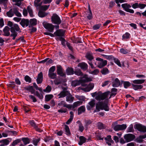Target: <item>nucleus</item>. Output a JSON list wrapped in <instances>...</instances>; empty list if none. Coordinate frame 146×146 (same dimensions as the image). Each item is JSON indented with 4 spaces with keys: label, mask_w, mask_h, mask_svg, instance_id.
I'll list each match as a JSON object with an SVG mask.
<instances>
[{
    "label": "nucleus",
    "mask_w": 146,
    "mask_h": 146,
    "mask_svg": "<svg viewBox=\"0 0 146 146\" xmlns=\"http://www.w3.org/2000/svg\"><path fill=\"white\" fill-rule=\"evenodd\" d=\"M109 92H106L102 93L100 91L97 92H95L91 94L92 97H94L95 96V99L99 101L96 104L95 111L98 112L100 110H104L106 111L109 110V108L108 105V95Z\"/></svg>",
    "instance_id": "f257e3e1"
},
{
    "label": "nucleus",
    "mask_w": 146,
    "mask_h": 146,
    "mask_svg": "<svg viewBox=\"0 0 146 146\" xmlns=\"http://www.w3.org/2000/svg\"><path fill=\"white\" fill-rule=\"evenodd\" d=\"M96 61H95L94 63V64L98 68H102L106 65L107 64V60H104L103 59L100 57H97L96 59Z\"/></svg>",
    "instance_id": "f03ea898"
},
{
    "label": "nucleus",
    "mask_w": 146,
    "mask_h": 146,
    "mask_svg": "<svg viewBox=\"0 0 146 146\" xmlns=\"http://www.w3.org/2000/svg\"><path fill=\"white\" fill-rule=\"evenodd\" d=\"M51 20L53 23L58 25L60 24L62 22L59 16L55 13L53 14L51 17Z\"/></svg>",
    "instance_id": "7ed1b4c3"
},
{
    "label": "nucleus",
    "mask_w": 146,
    "mask_h": 146,
    "mask_svg": "<svg viewBox=\"0 0 146 146\" xmlns=\"http://www.w3.org/2000/svg\"><path fill=\"white\" fill-rule=\"evenodd\" d=\"M86 58L89 61L88 62V63L90 66L92 68H94V67L93 65L92 62H91L94 58L92 55V53L90 52H88L85 55Z\"/></svg>",
    "instance_id": "20e7f679"
},
{
    "label": "nucleus",
    "mask_w": 146,
    "mask_h": 146,
    "mask_svg": "<svg viewBox=\"0 0 146 146\" xmlns=\"http://www.w3.org/2000/svg\"><path fill=\"white\" fill-rule=\"evenodd\" d=\"M121 7L124 10L127 12L131 13H134V11L133 9H129L131 7V5L127 3L123 4L121 5Z\"/></svg>",
    "instance_id": "39448f33"
},
{
    "label": "nucleus",
    "mask_w": 146,
    "mask_h": 146,
    "mask_svg": "<svg viewBox=\"0 0 146 146\" xmlns=\"http://www.w3.org/2000/svg\"><path fill=\"white\" fill-rule=\"evenodd\" d=\"M7 25L11 27V32L12 29H13L14 30H16L17 31H19V32H21L20 29L17 24H13L11 22L9 21L8 22Z\"/></svg>",
    "instance_id": "423d86ee"
},
{
    "label": "nucleus",
    "mask_w": 146,
    "mask_h": 146,
    "mask_svg": "<svg viewBox=\"0 0 146 146\" xmlns=\"http://www.w3.org/2000/svg\"><path fill=\"white\" fill-rule=\"evenodd\" d=\"M81 85L82 86L86 87L85 88H82L81 90L86 92H89L93 89L94 86V84L92 83H90L88 86L86 84H82Z\"/></svg>",
    "instance_id": "0eeeda50"
},
{
    "label": "nucleus",
    "mask_w": 146,
    "mask_h": 146,
    "mask_svg": "<svg viewBox=\"0 0 146 146\" xmlns=\"http://www.w3.org/2000/svg\"><path fill=\"white\" fill-rule=\"evenodd\" d=\"M127 127L126 124H123L122 125H117L113 126V128L114 130L116 131H118L119 130H123L125 129Z\"/></svg>",
    "instance_id": "6e6552de"
},
{
    "label": "nucleus",
    "mask_w": 146,
    "mask_h": 146,
    "mask_svg": "<svg viewBox=\"0 0 146 146\" xmlns=\"http://www.w3.org/2000/svg\"><path fill=\"white\" fill-rule=\"evenodd\" d=\"M56 71L57 74L61 76L65 77L66 75L61 66L58 65L56 66Z\"/></svg>",
    "instance_id": "1a4fd4ad"
},
{
    "label": "nucleus",
    "mask_w": 146,
    "mask_h": 146,
    "mask_svg": "<svg viewBox=\"0 0 146 146\" xmlns=\"http://www.w3.org/2000/svg\"><path fill=\"white\" fill-rule=\"evenodd\" d=\"M43 25L44 27L48 30L50 32L52 33L54 29V26L52 24L48 23H44Z\"/></svg>",
    "instance_id": "9d476101"
},
{
    "label": "nucleus",
    "mask_w": 146,
    "mask_h": 146,
    "mask_svg": "<svg viewBox=\"0 0 146 146\" xmlns=\"http://www.w3.org/2000/svg\"><path fill=\"white\" fill-rule=\"evenodd\" d=\"M131 5L132 7L134 9L139 8L141 9H143L146 6V5L145 4L138 3H135L133 4H131Z\"/></svg>",
    "instance_id": "9b49d317"
},
{
    "label": "nucleus",
    "mask_w": 146,
    "mask_h": 146,
    "mask_svg": "<svg viewBox=\"0 0 146 146\" xmlns=\"http://www.w3.org/2000/svg\"><path fill=\"white\" fill-rule=\"evenodd\" d=\"M134 128L139 131L143 132H146V127L140 124H137L134 126Z\"/></svg>",
    "instance_id": "f8f14e48"
},
{
    "label": "nucleus",
    "mask_w": 146,
    "mask_h": 146,
    "mask_svg": "<svg viewBox=\"0 0 146 146\" xmlns=\"http://www.w3.org/2000/svg\"><path fill=\"white\" fill-rule=\"evenodd\" d=\"M80 82L82 84H84L83 83H85L91 81H92V79L88 77L87 75H84L81 78L80 80Z\"/></svg>",
    "instance_id": "ddd939ff"
},
{
    "label": "nucleus",
    "mask_w": 146,
    "mask_h": 146,
    "mask_svg": "<svg viewBox=\"0 0 146 146\" xmlns=\"http://www.w3.org/2000/svg\"><path fill=\"white\" fill-rule=\"evenodd\" d=\"M124 138L126 142H128L133 140L135 138V136L132 134L128 133L124 135Z\"/></svg>",
    "instance_id": "4468645a"
},
{
    "label": "nucleus",
    "mask_w": 146,
    "mask_h": 146,
    "mask_svg": "<svg viewBox=\"0 0 146 146\" xmlns=\"http://www.w3.org/2000/svg\"><path fill=\"white\" fill-rule=\"evenodd\" d=\"M105 139L106 143L108 145H113V141L112 139L111 136L110 135L107 136L106 137H105Z\"/></svg>",
    "instance_id": "2eb2a0df"
},
{
    "label": "nucleus",
    "mask_w": 146,
    "mask_h": 146,
    "mask_svg": "<svg viewBox=\"0 0 146 146\" xmlns=\"http://www.w3.org/2000/svg\"><path fill=\"white\" fill-rule=\"evenodd\" d=\"M68 92L67 91V88H64L63 89V91L60 92L58 96V98H63L65 97L67 94H68Z\"/></svg>",
    "instance_id": "dca6fc26"
},
{
    "label": "nucleus",
    "mask_w": 146,
    "mask_h": 146,
    "mask_svg": "<svg viewBox=\"0 0 146 146\" xmlns=\"http://www.w3.org/2000/svg\"><path fill=\"white\" fill-rule=\"evenodd\" d=\"M82 102L77 101L74 102L72 105H70L69 109L72 110H74V109L75 108L82 105Z\"/></svg>",
    "instance_id": "f3484780"
},
{
    "label": "nucleus",
    "mask_w": 146,
    "mask_h": 146,
    "mask_svg": "<svg viewBox=\"0 0 146 146\" xmlns=\"http://www.w3.org/2000/svg\"><path fill=\"white\" fill-rule=\"evenodd\" d=\"M65 33V31L63 29L57 30L54 33L55 36H64Z\"/></svg>",
    "instance_id": "a211bd4d"
},
{
    "label": "nucleus",
    "mask_w": 146,
    "mask_h": 146,
    "mask_svg": "<svg viewBox=\"0 0 146 146\" xmlns=\"http://www.w3.org/2000/svg\"><path fill=\"white\" fill-rule=\"evenodd\" d=\"M12 140L11 138H9L5 139H3L0 141V143H2V144L0 145V146H3L4 145H7L9 144V142Z\"/></svg>",
    "instance_id": "6ab92c4d"
},
{
    "label": "nucleus",
    "mask_w": 146,
    "mask_h": 146,
    "mask_svg": "<svg viewBox=\"0 0 146 146\" xmlns=\"http://www.w3.org/2000/svg\"><path fill=\"white\" fill-rule=\"evenodd\" d=\"M112 86L114 87H117L120 85V83L118 78H116L115 79L112 80Z\"/></svg>",
    "instance_id": "aec40b11"
},
{
    "label": "nucleus",
    "mask_w": 146,
    "mask_h": 146,
    "mask_svg": "<svg viewBox=\"0 0 146 146\" xmlns=\"http://www.w3.org/2000/svg\"><path fill=\"white\" fill-rule=\"evenodd\" d=\"M20 23L23 27H27L29 25V21L28 19H23Z\"/></svg>",
    "instance_id": "412c9836"
},
{
    "label": "nucleus",
    "mask_w": 146,
    "mask_h": 146,
    "mask_svg": "<svg viewBox=\"0 0 146 146\" xmlns=\"http://www.w3.org/2000/svg\"><path fill=\"white\" fill-rule=\"evenodd\" d=\"M10 29L8 27H5L3 30V35L6 36H9L10 35Z\"/></svg>",
    "instance_id": "4be33fe9"
},
{
    "label": "nucleus",
    "mask_w": 146,
    "mask_h": 146,
    "mask_svg": "<svg viewBox=\"0 0 146 146\" xmlns=\"http://www.w3.org/2000/svg\"><path fill=\"white\" fill-rule=\"evenodd\" d=\"M78 66L80 67L81 69L84 70H86L88 68L87 64L84 62L79 63Z\"/></svg>",
    "instance_id": "5701e85b"
},
{
    "label": "nucleus",
    "mask_w": 146,
    "mask_h": 146,
    "mask_svg": "<svg viewBox=\"0 0 146 146\" xmlns=\"http://www.w3.org/2000/svg\"><path fill=\"white\" fill-rule=\"evenodd\" d=\"M43 79V74L42 72H40L38 74V77L36 79V82L38 84L41 83Z\"/></svg>",
    "instance_id": "b1692460"
},
{
    "label": "nucleus",
    "mask_w": 146,
    "mask_h": 146,
    "mask_svg": "<svg viewBox=\"0 0 146 146\" xmlns=\"http://www.w3.org/2000/svg\"><path fill=\"white\" fill-rule=\"evenodd\" d=\"M30 124L35 129V130L38 132H40L42 130L38 127L37 125H36L33 121H32L29 122Z\"/></svg>",
    "instance_id": "393cba45"
},
{
    "label": "nucleus",
    "mask_w": 146,
    "mask_h": 146,
    "mask_svg": "<svg viewBox=\"0 0 146 146\" xmlns=\"http://www.w3.org/2000/svg\"><path fill=\"white\" fill-rule=\"evenodd\" d=\"M95 105V102L94 100H92L88 103V105L87 106V109L90 110L92 108L94 107Z\"/></svg>",
    "instance_id": "a878e982"
},
{
    "label": "nucleus",
    "mask_w": 146,
    "mask_h": 146,
    "mask_svg": "<svg viewBox=\"0 0 146 146\" xmlns=\"http://www.w3.org/2000/svg\"><path fill=\"white\" fill-rule=\"evenodd\" d=\"M29 23V27H30L31 26H35L37 24V20L35 19H32L30 20Z\"/></svg>",
    "instance_id": "bb28decb"
},
{
    "label": "nucleus",
    "mask_w": 146,
    "mask_h": 146,
    "mask_svg": "<svg viewBox=\"0 0 146 146\" xmlns=\"http://www.w3.org/2000/svg\"><path fill=\"white\" fill-rule=\"evenodd\" d=\"M21 141L22 140L24 145H26L30 143L31 139L28 137H23L22 138Z\"/></svg>",
    "instance_id": "cd10ccee"
},
{
    "label": "nucleus",
    "mask_w": 146,
    "mask_h": 146,
    "mask_svg": "<svg viewBox=\"0 0 146 146\" xmlns=\"http://www.w3.org/2000/svg\"><path fill=\"white\" fill-rule=\"evenodd\" d=\"M66 72L67 75H72L74 74V71L72 68L68 67L66 70Z\"/></svg>",
    "instance_id": "c85d7f7f"
},
{
    "label": "nucleus",
    "mask_w": 146,
    "mask_h": 146,
    "mask_svg": "<svg viewBox=\"0 0 146 146\" xmlns=\"http://www.w3.org/2000/svg\"><path fill=\"white\" fill-rule=\"evenodd\" d=\"M17 32L19 33V31H17L16 30H14L13 29H12L11 32V36L13 37L12 39L14 40L15 39L16 37L17 36L18 33Z\"/></svg>",
    "instance_id": "c756f323"
},
{
    "label": "nucleus",
    "mask_w": 146,
    "mask_h": 146,
    "mask_svg": "<svg viewBox=\"0 0 146 146\" xmlns=\"http://www.w3.org/2000/svg\"><path fill=\"white\" fill-rule=\"evenodd\" d=\"M80 142L78 143L80 145H82V144L85 143L87 141V139L83 136H80L79 137Z\"/></svg>",
    "instance_id": "7c9ffc66"
},
{
    "label": "nucleus",
    "mask_w": 146,
    "mask_h": 146,
    "mask_svg": "<svg viewBox=\"0 0 146 146\" xmlns=\"http://www.w3.org/2000/svg\"><path fill=\"white\" fill-rule=\"evenodd\" d=\"M77 123L78 124V129L81 132H82L84 131V128L82 123L80 121H78L77 122Z\"/></svg>",
    "instance_id": "2f4dec72"
},
{
    "label": "nucleus",
    "mask_w": 146,
    "mask_h": 146,
    "mask_svg": "<svg viewBox=\"0 0 146 146\" xmlns=\"http://www.w3.org/2000/svg\"><path fill=\"white\" fill-rule=\"evenodd\" d=\"M133 88L135 90H137L139 89H142L143 87V86L140 85H136L132 84H131Z\"/></svg>",
    "instance_id": "473e14b6"
},
{
    "label": "nucleus",
    "mask_w": 146,
    "mask_h": 146,
    "mask_svg": "<svg viewBox=\"0 0 146 146\" xmlns=\"http://www.w3.org/2000/svg\"><path fill=\"white\" fill-rule=\"evenodd\" d=\"M145 80H136L133 81V83L135 84H140L143 83Z\"/></svg>",
    "instance_id": "72a5a7b5"
},
{
    "label": "nucleus",
    "mask_w": 146,
    "mask_h": 146,
    "mask_svg": "<svg viewBox=\"0 0 146 146\" xmlns=\"http://www.w3.org/2000/svg\"><path fill=\"white\" fill-rule=\"evenodd\" d=\"M85 111V108L84 106H82L79 107L78 109V114H80L84 112Z\"/></svg>",
    "instance_id": "f704fd0d"
},
{
    "label": "nucleus",
    "mask_w": 146,
    "mask_h": 146,
    "mask_svg": "<svg viewBox=\"0 0 146 146\" xmlns=\"http://www.w3.org/2000/svg\"><path fill=\"white\" fill-rule=\"evenodd\" d=\"M81 84L80 80H76L73 81L72 82V86L74 87H76Z\"/></svg>",
    "instance_id": "c9c22d12"
},
{
    "label": "nucleus",
    "mask_w": 146,
    "mask_h": 146,
    "mask_svg": "<svg viewBox=\"0 0 146 146\" xmlns=\"http://www.w3.org/2000/svg\"><path fill=\"white\" fill-rule=\"evenodd\" d=\"M58 105L60 106H63L64 107H66L69 109L70 104H65V102L63 101H62L58 103Z\"/></svg>",
    "instance_id": "e433bc0d"
},
{
    "label": "nucleus",
    "mask_w": 146,
    "mask_h": 146,
    "mask_svg": "<svg viewBox=\"0 0 146 146\" xmlns=\"http://www.w3.org/2000/svg\"><path fill=\"white\" fill-rule=\"evenodd\" d=\"M26 90L29 91L32 94H35V90L32 86H29L25 88Z\"/></svg>",
    "instance_id": "4c0bfd02"
},
{
    "label": "nucleus",
    "mask_w": 146,
    "mask_h": 146,
    "mask_svg": "<svg viewBox=\"0 0 146 146\" xmlns=\"http://www.w3.org/2000/svg\"><path fill=\"white\" fill-rule=\"evenodd\" d=\"M120 53L123 54H126L129 53L130 51L129 50L126 48H121L120 50Z\"/></svg>",
    "instance_id": "58836bf2"
},
{
    "label": "nucleus",
    "mask_w": 146,
    "mask_h": 146,
    "mask_svg": "<svg viewBox=\"0 0 146 146\" xmlns=\"http://www.w3.org/2000/svg\"><path fill=\"white\" fill-rule=\"evenodd\" d=\"M130 35L127 32H126L125 34H123L122 36V40H124L130 38Z\"/></svg>",
    "instance_id": "ea45409f"
},
{
    "label": "nucleus",
    "mask_w": 146,
    "mask_h": 146,
    "mask_svg": "<svg viewBox=\"0 0 146 146\" xmlns=\"http://www.w3.org/2000/svg\"><path fill=\"white\" fill-rule=\"evenodd\" d=\"M41 0H35L34 1V5L36 7H40L42 5L43 2L42 1L41 2H40Z\"/></svg>",
    "instance_id": "a19ab883"
},
{
    "label": "nucleus",
    "mask_w": 146,
    "mask_h": 146,
    "mask_svg": "<svg viewBox=\"0 0 146 146\" xmlns=\"http://www.w3.org/2000/svg\"><path fill=\"white\" fill-rule=\"evenodd\" d=\"M101 72L102 74L105 75L109 73V71L106 68H104L101 70Z\"/></svg>",
    "instance_id": "79ce46f5"
},
{
    "label": "nucleus",
    "mask_w": 146,
    "mask_h": 146,
    "mask_svg": "<svg viewBox=\"0 0 146 146\" xmlns=\"http://www.w3.org/2000/svg\"><path fill=\"white\" fill-rule=\"evenodd\" d=\"M47 13L41 11H40L38 14V16L40 17H44L47 15Z\"/></svg>",
    "instance_id": "37998d69"
},
{
    "label": "nucleus",
    "mask_w": 146,
    "mask_h": 146,
    "mask_svg": "<svg viewBox=\"0 0 146 146\" xmlns=\"http://www.w3.org/2000/svg\"><path fill=\"white\" fill-rule=\"evenodd\" d=\"M74 98L72 95H70L67 96L66 97V101L69 103L72 102L74 100Z\"/></svg>",
    "instance_id": "c03bdc74"
},
{
    "label": "nucleus",
    "mask_w": 146,
    "mask_h": 146,
    "mask_svg": "<svg viewBox=\"0 0 146 146\" xmlns=\"http://www.w3.org/2000/svg\"><path fill=\"white\" fill-rule=\"evenodd\" d=\"M7 16L9 17H11L14 15V13L12 11V9H11L8 12L6 13Z\"/></svg>",
    "instance_id": "a18cd8bd"
},
{
    "label": "nucleus",
    "mask_w": 146,
    "mask_h": 146,
    "mask_svg": "<svg viewBox=\"0 0 146 146\" xmlns=\"http://www.w3.org/2000/svg\"><path fill=\"white\" fill-rule=\"evenodd\" d=\"M7 2V0H0V4L3 5L5 9L7 7L6 4Z\"/></svg>",
    "instance_id": "49530a36"
},
{
    "label": "nucleus",
    "mask_w": 146,
    "mask_h": 146,
    "mask_svg": "<svg viewBox=\"0 0 146 146\" xmlns=\"http://www.w3.org/2000/svg\"><path fill=\"white\" fill-rule=\"evenodd\" d=\"M40 100H42L43 98V96L42 94L39 93L38 92L36 91L34 94Z\"/></svg>",
    "instance_id": "de8ad7c7"
},
{
    "label": "nucleus",
    "mask_w": 146,
    "mask_h": 146,
    "mask_svg": "<svg viewBox=\"0 0 146 146\" xmlns=\"http://www.w3.org/2000/svg\"><path fill=\"white\" fill-rule=\"evenodd\" d=\"M102 55L106 59L109 60H113L114 57L112 56H108L104 54H102Z\"/></svg>",
    "instance_id": "09e8293b"
},
{
    "label": "nucleus",
    "mask_w": 146,
    "mask_h": 146,
    "mask_svg": "<svg viewBox=\"0 0 146 146\" xmlns=\"http://www.w3.org/2000/svg\"><path fill=\"white\" fill-rule=\"evenodd\" d=\"M133 131L134 129L133 128V125L131 124L127 129V132H133Z\"/></svg>",
    "instance_id": "8fccbe9b"
},
{
    "label": "nucleus",
    "mask_w": 146,
    "mask_h": 146,
    "mask_svg": "<svg viewBox=\"0 0 146 146\" xmlns=\"http://www.w3.org/2000/svg\"><path fill=\"white\" fill-rule=\"evenodd\" d=\"M75 97L78 100L81 101H80L82 102L84 101L85 100V97L83 96L76 95Z\"/></svg>",
    "instance_id": "3c124183"
},
{
    "label": "nucleus",
    "mask_w": 146,
    "mask_h": 146,
    "mask_svg": "<svg viewBox=\"0 0 146 146\" xmlns=\"http://www.w3.org/2000/svg\"><path fill=\"white\" fill-rule=\"evenodd\" d=\"M74 73L76 75L78 76H82L83 75L80 69L75 70Z\"/></svg>",
    "instance_id": "603ef678"
},
{
    "label": "nucleus",
    "mask_w": 146,
    "mask_h": 146,
    "mask_svg": "<svg viewBox=\"0 0 146 146\" xmlns=\"http://www.w3.org/2000/svg\"><path fill=\"white\" fill-rule=\"evenodd\" d=\"M56 73H48V77L52 79H54L56 78Z\"/></svg>",
    "instance_id": "864d4df0"
},
{
    "label": "nucleus",
    "mask_w": 146,
    "mask_h": 146,
    "mask_svg": "<svg viewBox=\"0 0 146 146\" xmlns=\"http://www.w3.org/2000/svg\"><path fill=\"white\" fill-rule=\"evenodd\" d=\"M53 97V96L52 95H46L45 96V100L46 101H48L51 99Z\"/></svg>",
    "instance_id": "5fc2aeb1"
},
{
    "label": "nucleus",
    "mask_w": 146,
    "mask_h": 146,
    "mask_svg": "<svg viewBox=\"0 0 146 146\" xmlns=\"http://www.w3.org/2000/svg\"><path fill=\"white\" fill-rule=\"evenodd\" d=\"M27 10L30 17H33V11L31 7L29 6L28 7H27Z\"/></svg>",
    "instance_id": "6e6d98bb"
},
{
    "label": "nucleus",
    "mask_w": 146,
    "mask_h": 146,
    "mask_svg": "<svg viewBox=\"0 0 146 146\" xmlns=\"http://www.w3.org/2000/svg\"><path fill=\"white\" fill-rule=\"evenodd\" d=\"M24 79L25 81L27 82L30 83L31 82V79L29 76H25L24 78Z\"/></svg>",
    "instance_id": "4d7b16f0"
},
{
    "label": "nucleus",
    "mask_w": 146,
    "mask_h": 146,
    "mask_svg": "<svg viewBox=\"0 0 146 146\" xmlns=\"http://www.w3.org/2000/svg\"><path fill=\"white\" fill-rule=\"evenodd\" d=\"M21 141V139H17L16 140L14 141L12 144V146H15L17 145V144Z\"/></svg>",
    "instance_id": "13d9d810"
},
{
    "label": "nucleus",
    "mask_w": 146,
    "mask_h": 146,
    "mask_svg": "<svg viewBox=\"0 0 146 146\" xmlns=\"http://www.w3.org/2000/svg\"><path fill=\"white\" fill-rule=\"evenodd\" d=\"M97 126L98 128L100 129L104 128V127L103 124L100 122H99L98 123Z\"/></svg>",
    "instance_id": "bf43d9fd"
},
{
    "label": "nucleus",
    "mask_w": 146,
    "mask_h": 146,
    "mask_svg": "<svg viewBox=\"0 0 146 146\" xmlns=\"http://www.w3.org/2000/svg\"><path fill=\"white\" fill-rule=\"evenodd\" d=\"M64 129L65 130L66 134L67 135H70V132L68 126L67 125H65L64 126Z\"/></svg>",
    "instance_id": "052dcab7"
},
{
    "label": "nucleus",
    "mask_w": 146,
    "mask_h": 146,
    "mask_svg": "<svg viewBox=\"0 0 146 146\" xmlns=\"http://www.w3.org/2000/svg\"><path fill=\"white\" fill-rule=\"evenodd\" d=\"M40 139L39 138L37 139H34L33 141V143L36 146L37 145V143L40 141Z\"/></svg>",
    "instance_id": "680f3d73"
},
{
    "label": "nucleus",
    "mask_w": 146,
    "mask_h": 146,
    "mask_svg": "<svg viewBox=\"0 0 146 146\" xmlns=\"http://www.w3.org/2000/svg\"><path fill=\"white\" fill-rule=\"evenodd\" d=\"M50 5H44L43 6H40V9L42 10L45 11L47 10L48 8H49Z\"/></svg>",
    "instance_id": "e2e57ef3"
},
{
    "label": "nucleus",
    "mask_w": 146,
    "mask_h": 146,
    "mask_svg": "<svg viewBox=\"0 0 146 146\" xmlns=\"http://www.w3.org/2000/svg\"><path fill=\"white\" fill-rule=\"evenodd\" d=\"M87 18L89 20H91L93 18L92 14V12H87Z\"/></svg>",
    "instance_id": "0e129e2a"
},
{
    "label": "nucleus",
    "mask_w": 146,
    "mask_h": 146,
    "mask_svg": "<svg viewBox=\"0 0 146 146\" xmlns=\"http://www.w3.org/2000/svg\"><path fill=\"white\" fill-rule=\"evenodd\" d=\"M113 60H114V62L117 65L119 66H121V65L120 63V62L118 59L115 58H114Z\"/></svg>",
    "instance_id": "69168bd1"
},
{
    "label": "nucleus",
    "mask_w": 146,
    "mask_h": 146,
    "mask_svg": "<svg viewBox=\"0 0 146 146\" xmlns=\"http://www.w3.org/2000/svg\"><path fill=\"white\" fill-rule=\"evenodd\" d=\"M101 25L100 24H96L93 27V28L94 30H96L99 29Z\"/></svg>",
    "instance_id": "338daca9"
},
{
    "label": "nucleus",
    "mask_w": 146,
    "mask_h": 146,
    "mask_svg": "<svg viewBox=\"0 0 146 146\" xmlns=\"http://www.w3.org/2000/svg\"><path fill=\"white\" fill-rule=\"evenodd\" d=\"M123 85L124 87L127 88L130 86V84L128 82H125L123 83Z\"/></svg>",
    "instance_id": "774afa93"
}]
</instances>
